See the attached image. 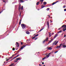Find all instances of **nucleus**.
I'll use <instances>...</instances> for the list:
<instances>
[{
	"label": "nucleus",
	"instance_id": "obj_1",
	"mask_svg": "<svg viewBox=\"0 0 66 66\" xmlns=\"http://www.w3.org/2000/svg\"><path fill=\"white\" fill-rule=\"evenodd\" d=\"M61 27L64 28L63 29V31L65 32L66 30V25H63L62 27Z\"/></svg>",
	"mask_w": 66,
	"mask_h": 66
},
{
	"label": "nucleus",
	"instance_id": "obj_2",
	"mask_svg": "<svg viewBox=\"0 0 66 66\" xmlns=\"http://www.w3.org/2000/svg\"><path fill=\"white\" fill-rule=\"evenodd\" d=\"M21 27L22 28V29H24L26 28V25L24 24H21Z\"/></svg>",
	"mask_w": 66,
	"mask_h": 66
},
{
	"label": "nucleus",
	"instance_id": "obj_3",
	"mask_svg": "<svg viewBox=\"0 0 66 66\" xmlns=\"http://www.w3.org/2000/svg\"><path fill=\"white\" fill-rule=\"evenodd\" d=\"M26 46H27V45H26L25 46L23 45V46H22L21 47V48L20 49H20L22 50V49H23L24 48V47H26Z\"/></svg>",
	"mask_w": 66,
	"mask_h": 66
},
{
	"label": "nucleus",
	"instance_id": "obj_4",
	"mask_svg": "<svg viewBox=\"0 0 66 66\" xmlns=\"http://www.w3.org/2000/svg\"><path fill=\"white\" fill-rule=\"evenodd\" d=\"M47 25L48 28L49 29V23L48 21L47 22Z\"/></svg>",
	"mask_w": 66,
	"mask_h": 66
},
{
	"label": "nucleus",
	"instance_id": "obj_5",
	"mask_svg": "<svg viewBox=\"0 0 66 66\" xmlns=\"http://www.w3.org/2000/svg\"><path fill=\"white\" fill-rule=\"evenodd\" d=\"M59 2V1H56L55 2H54L52 4V5H54V4H56V3H57V2Z\"/></svg>",
	"mask_w": 66,
	"mask_h": 66
},
{
	"label": "nucleus",
	"instance_id": "obj_6",
	"mask_svg": "<svg viewBox=\"0 0 66 66\" xmlns=\"http://www.w3.org/2000/svg\"><path fill=\"white\" fill-rule=\"evenodd\" d=\"M18 60H17V59L16 58V59H15L14 60V62H15V63H16V62H18Z\"/></svg>",
	"mask_w": 66,
	"mask_h": 66
},
{
	"label": "nucleus",
	"instance_id": "obj_7",
	"mask_svg": "<svg viewBox=\"0 0 66 66\" xmlns=\"http://www.w3.org/2000/svg\"><path fill=\"white\" fill-rule=\"evenodd\" d=\"M56 41H55L53 43L52 45H55V44H56Z\"/></svg>",
	"mask_w": 66,
	"mask_h": 66
},
{
	"label": "nucleus",
	"instance_id": "obj_8",
	"mask_svg": "<svg viewBox=\"0 0 66 66\" xmlns=\"http://www.w3.org/2000/svg\"><path fill=\"white\" fill-rule=\"evenodd\" d=\"M48 39H49V38L48 37H47L46 38V39L45 40L46 41V42H47L48 41Z\"/></svg>",
	"mask_w": 66,
	"mask_h": 66
},
{
	"label": "nucleus",
	"instance_id": "obj_9",
	"mask_svg": "<svg viewBox=\"0 0 66 66\" xmlns=\"http://www.w3.org/2000/svg\"><path fill=\"white\" fill-rule=\"evenodd\" d=\"M48 50H52V48L51 47H49L48 48Z\"/></svg>",
	"mask_w": 66,
	"mask_h": 66
},
{
	"label": "nucleus",
	"instance_id": "obj_10",
	"mask_svg": "<svg viewBox=\"0 0 66 66\" xmlns=\"http://www.w3.org/2000/svg\"><path fill=\"white\" fill-rule=\"evenodd\" d=\"M49 56H50V55H49L48 54L45 57H46V58H48V57H49Z\"/></svg>",
	"mask_w": 66,
	"mask_h": 66
},
{
	"label": "nucleus",
	"instance_id": "obj_11",
	"mask_svg": "<svg viewBox=\"0 0 66 66\" xmlns=\"http://www.w3.org/2000/svg\"><path fill=\"white\" fill-rule=\"evenodd\" d=\"M42 8H44V7H45V6L44 5H42L41 6Z\"/></svg>",
	"mask_w": 66,
	"mask_h": 66
},
{
	"label": "nucleus",
	"instance_id": "obj_12",
	"mask_svg": "<svg viewBox=\"0 0 66 66\" xmlns=\"http://www.w3.org/2000/svg\"><path fill=\"white\" fill-rule=\"evenodd\" d=\"M57 34H56L55 35V36H54V38H56V37H57Z\"/></svg>",
	"mask_w": 66,
	"mask_h": 66
},
{
	"label": "nucleus",
	"instance_id": "obj_13",
	"mask_svg": "<svg viewBox=\"0 0 66 66\" xmlns=\"http://www.w3.org/2000/svg\"><path fill=\"white\" fill-rule=\"evenodd\" d=\"M40 3H39V2H38L37 3H36V4L37 5H39V4Z\"/></svg>",
	"mask_w": 66,
	"mask_h": 66
},
{
	"label": "nucleus",
	"instance_id": "obj_14",
	"mask_svg": "<svg viewBox=\"0 0 66 66\" xmlns=\"http://www.w3.org/2000/svg\"><path fill=\"white\" fill-rule=\"evenodd\" d=\"M16 44L17 45H18V47L19 46V43L17 42H16Z\"/></svg>",
	"mask_w": 66,
	"mask_h": 66
},
{
	"label": "nucleus",
	"instance_id": "obj_15",
	"mask_svg": "<svg viewBox=\"0 0 66 66\" xmlns=\"http://www.w3.org/2000/svg\"><path fill=\"white\" fill-rule=\"evenodd\" d=\"M26 34H29L30 33V32L28 31H27L26 32Z\"/></svg>",
	"mask_w": 66,
	"mask_h": 66
},
{
	"label": "nucleus",
	"instance_id": "obj_16",
	"mask_svg": "<svg viewBox=\"0 0 66 66\" xmlns=\"http://www.w3.org/2000/svg\"><path fill=\"white\" fill-rule=\"evenodd\" d=\"M60 47H61L60 46H58L56 47V49H57L58 48H60Z\"/></svg>",
	"mask_w": 66,
	"mask_h": 66
},
{
	"label": "nucleus",
	"instance_id": "obj_17",
	"mask_svg": "<svg viewBox=\"0 0 66 66\" xmlns=\"http://www.w3.org/2000/svg\"><path fill=\"white\" fill-rule=\"evenodd\" d=\"M43 4L44 5H46V4H47V3L46 2H43Z\"/></svg>",
	"mask_w": 66,
	"mask_h": 66
},
{
	"label": "nucleus",
	"instance_id": "obj_18",
	"mask_svg": "<svg viewBox=\"0 0 66 66\" xmlns=\"http://www.w3.org/2000/svg\"><path fill=\"white\" fill-rule=\"evenodd\" d=\"M43 29H44V28H43L42 29H40V30L38 31V32H41V31H42V30H43Z\"/></svg>",
	"mask_w": 66,
	"mask_h": 66
},
{
	"label": "nucleus",
	"instance_id": "obj_19",
	"mask_svg": "<svg viewBox=\"0 0 66 66\" xmlns=\"http://www.w3.org/2000/svg\"><path fill=\"white\" fill-rule=\"evenodd\" d=\"M62 46L63 48H66V45H62Z\"/></svg>",
	"mask_w": 66,
	"mask_h": 66
},
{
	"label": "nucleus",
	"instance_id": "obj_20",
	"mask_svg": "<svg viewBox=\"0 0 66 66\" xmlns=\"http://www.w3.org/2000/svg\"><path fill=\"white\" fill-rule=\"evenodd\" d=\"M24 1H23V0H20V2H22V3L23 2H24Z\"/></svg>",
	"mask_w": 66,
	"mask_h": 66
},
{
	"label": "nucleus",
	"instance_id": "obj_21",
	"mask_svg": "<svg viewBox=\"0 0 66 66\" xmlns=\"http://www.w3.org/2000/svg\"><path fill=\"white\" fill-rule=\"evenodd\" d=\"M21 10H23V6H22V7H21Z\"/></svg>",
	"mask_w": 66,
	"mask_h": 66
},
{
	"label": "nucleus",
	"instance_id": "obj_22",
	"mask_svg": "<svg viewBox=\"0 0 66 66\" xmlns=\"http://www.w3.org/2000/svg\"><path fill=\"white\" fill-rule=\"evenodd\" d=\"M17 59V60L18 61V60H21V59H20V58H16Z\"/></svg>",
	"mask_w": 66,
	"mask_h": 66
},
{
	"label": "nucleus",
	"instance_id": "obj_23",
	"mask_svg": "<svg viewBox=\"0 0 66 66\" xmlns=\"http://www.w3.org/2000/svg\"><path fill=\"white\" fill-rule=\"evenodd\" d=\"M21 20H20V21L19 22V24L20 25V24H21Z\"/></svg>",
	"mask_w": 66,
	"mask_h": 66
},
{
	"label": "nucleus",
	"instance_id": "obj_24",
	"mask_svg": "<svg viewBox=\"0 0 66 66\" xmlns=\"http://www.w3.org/2000/svg\"><path fill=\"white\" fill-rule=\"evenodd\" d=\"M46 42V40H45L43 42V44H44V43H45V42Z\"/></svg>",
	"mask_w": 66,
	"mask_h": 66
},
{
	"label": "nucleus",
	"instance_id": "obj_25",
	"mask_svg": "<svg viewBox=\"0 0 66 66\" xmlns=\"http://www.w3.org/2000/svg\"><path fill=\"white\" fill-rule=\"evenodd\" d=\"M44 1V0H40V2H43Z\"/></svg>",
	"mask_w": 66,
	"mask_h": 66
},
{
	"label": "nucleus",
	"instance_id": "obj_26",
	"mask_svg": "<svg viewBox=\"0 0 66 66\" xmlns=\"http://www.w3.org/2000/svg\"><path fill=\"white\" fill-rule=\"evenodd\" d=\"M46 57H45L42 58V60H45V59H46Z\"/></svg>",
	"mask_w": 66,
	"mask_h": 66
},
{
	"label": "nucleus",
	"instance_id": "obj_27",
	"mask_svg": "<svg viewBox=\"0 0 66 66\" xmlns=\"http://www.w3.org/2000/svg\"><path fill=\"white\" fill-rule=\"evenodd\" d=\"M36 38V37H35V36L34 37H32V39H34V38Z\"/></svg>",
	"mask_w": 66,
	"mask_h": 66
},
{
	"label": "nucleus",
	"instance_id": "obj_28",
	"mask_svg": "<svg viewBox=\"0 0 66 66\" xmlns=\"http://www.w3.org/2000/svg\"><path fill=\"white\" fill-rule=\"evenodd\" d=\"M62 32V30L60 31L59 32H57V33H61Z\"/></svg>",
	"mask_w": 66,
	"mask_h": 66
},
{
	"label": "nucleus",
	"instance_id": "obj_29",
	"mask_svg": "<svg viewBox=\"0 0 66 66\" xmlns=\"http://www.w3.org/2000/svg\"><path fill=\"white\" fill-rule=\"evenodd\" d=\"M46 10H47V11H49V10H50V8H47Z\"/></svg>",
	"mask_w": 66,
	"mask_h": 66
},
{
	"label": "nucleus",
	"instance_id": "obj_30",
	"mask_svg": "<svg viewBox=\"0 0 66 66\" xmlns=\"http://www.w3.org/2000/svg\"><path fill=\"white\" fill-rule=\"evenodd\" d=\"M65 7H66V6L65 5L63 6V8H65Z\"/></svg>",
	"mask_w": 66,
	"mask_h": 66
},
{
	"label": "nucleus",
	"instance_id": "obj_31",
	"mask_svg": "<svg viewBox=\"0 0 66 66\" xmlns=\"http://www.w3.org/2000/svg\"><path fill=\"white\" fill-rule=\"evenodd\" d=\"M49 36H51L52 35H51V33H49Z\"/></svg>",
	"mask_w": 66,
	"mask_h": 66
},
{
	"label": "nucleus",
	"instance_id": "obj_32",
	"mask_svg": "<svg viewBox=\"0 0 66 66\" xmlns=\"http://www.w3.org/2000/svg\"><path fill=\"white\" fill-rule=\"evenodd\" d=\"M38 36V34H37L35 36V37H37V36Z\"/></svg>",
	"mask_w": 66,
	"mask_h": 66
},
{
	"label": "nucleus",
	"instance_id": "obj_33",
	"mask_svg": "<svg viewBox=\"0 0 66 66\" xmlns=\"http://www.w3.org/2000/svg\"><path fill=\"white\" fill-rule=\"evenodd\" d=\"M52 20H50V21H51V22H50V23H52V21H52Z\"/></svg>",
	"mask_w": 66,
	"mask_h": 66
},
{
	"label": "nucleus",
	"instance_id": "obj_34",
	"mask_svg": "<svg viewBox=\"0 0 66 66\" xmlns=\"http://www.w3.org/2000/svg\"><path fill=\"white\" fill-rule=\"evenodd\" d=\"M58 41H57L56 43V42L55 44V45H56V44H57V43H58Z\"/></svg>",
	"mask_w": 66,
	"mask_h": 66
},
{
	"label": "nucleus",
	"instance_id": "obj_35",
	"mask_svg": "<svg viewBox=\"0 0 66 66\" xmlns=\"http://www.w3.org/2000/svg\"><path fill=\"white\" fill-rule=\"evenodd\" d=\"M13 57V56H12L11 57H9V60H10V59H11V58H12Z\"/></svg>",
	"mask_w": 66,
	"mask_h": 66
},
{
	"label": "nucleus",
	"instance_id": "obj_36",
	"mask_svg": "<svg viewBox=\"0 0 66 66\" xmlns=\"http://www.w3.org/2000/svg\"><path fill=\"white\" fill-rule=\"evenodd\" d=\"M12 50H13V51H14L15 50V48H12Z\"/></svg>",
	"mask_w": 66,
	"mask_h": 66
},
{
	"label": "nucleus",
	"instance_id": "obj_37",
	"mask_svg": "<svg viewBox=\"0 0 66 66\" xmlns=\"http://www.w3.org/2000/svg\"><path fill=\"white\" fill-rule=\"evenodd\" d=\"M10 60V59H8L7 60H6V61H9Z\"/></svg>",
	"mask_w": 66,
	"mask_h": 66
},
{
	"label": "nucleus",
	"instance_id": "obj_38",
	"mask_svg": "<svg viewBox=\"0 0 66 66\" xmlns=\"http://www.w3.org/2000/svg\"><path fill=\"white\" fill-rule=\"evenodd\" d=\"M62 28V27H61V28H59L58 29L59 30H60L61 29V28Z\"/></svg>",
	"mask_w": 66,
	"mask_h": 66
},
{
	"label": "nucleus",
	"instance_id": "obj_39",
	"mask_svg": "<svg viewBox=\"0 0 66 66\" xmlns=\"http://www.w3.org/2000/svg\"><path fill=\"white\" fill-rule=\"evenodd\" d=\"M62 44H61L59 46H60V47H61V46H62Z\"/></svg>",
	"mask_w": 66,
	"mask_h": 66
},
{
	"label": "nucleus",
	"instance_id": "obj_40",
	"mask_svg": "<svg viewBox=\"0 0 66 66\" xmlns=\"http://www.w3.org/2000/svg\"><path fill=\"white\" fill-rule=\"evenodd\" d=\"M51 41H49V42L48 43V44H50V43H51Z\"/></svg>",
	"mask_w": 66,
	"mask_h": 66
},
{
	"label": "nucleus",
	"instance_id": "obj_41",
	"mask_svg": "<svg viewBox=\"0 0 66 66\" xmlns=\"http://www.w3.org/2000/svg\"><path fill=\"white\" fill-rule=\"evenodd\" d=\"M38 38V37H36V38H35V40H36V39H37Z\"/></svg>",
	"mask_w": 66,
	"mask_h": 66
},
{
	"label": "nucleus",
	"instance_id": "obj_42",
	"mask_svg": "<svg viewBox=\"0 0 66 66\" xmlns=\"http://www.w3.org/2000/svg\"><path fill=\"white\" fill-rule=\"evenodd\" d=\"M19 10H20V6L19 7Z\"/></svg>",
	"mask_w": 66,
	"mask_h": 66
},
{
	"label": "nucleus",
	"instance_id": "obj_43",
	"mask_svg": "<svg viewBox=\"0 0 66 66\" xmlns=\"http://www.w3.org/2000/svg\"><path fill=\"white\" fill-rule=\"evenodd\" d=\"M18 53H15V54H14V55H16V54H18Z\"/></svg>",
	"mask_w": 66,
	"mask_h": 66
},
{
	"label": "nucleus",
	"instance_id": "obj_44",
	"mask_svg": "<svg viewBox=\"0 0 66 66\" xmlns=\"http://www.w3.org/2000/svg\"><path fill=\"white\" fill-rule=\"evenodd\" d=\"M52 52H50V53L48 54L50 55V54L51 53H52Z\"/></svg>",
	"mask_w": 66,
	"mask_h": 66
},
{
	"label": "nucleus",
	"instance_id": "obj_45",
	"mask_svg": "<svg viewBox=\"0 0 66 66\" xmlns=\"http://www.w3.org/2000/svg\"><path fill=\"white\" fill-rule=\"evenodd\" d=\"M3 10L1 12H0V13H2V12H3Z\"/></svg>",
	"mask_w": 66,
	"mask_h": 66
},
{
	"label": "nucleus",
	"instance_id": "obj_46",
	"mask_svg": "<svg viewBox=\"0 0 66 66\" xmlns=\"http://www.w3.org/2000/svg\"><path fill=\"white\" fill-rule=\"evenodd\" d=\"M3 2H4L5 3H6V2H5V1L3 0Z\"/></svg>",
	"mask_w": 66,
	"mask_h": 66
},
{
	"label": "nucleus",
	"instance_id": "obj_47",
	"mask_svg": "<svg viewBox=\"0 0 66 66\" xmlns=\"http://www.w3.org/2000/svg\"><path fill=\"white\" fill-rule=\"evenodd\" d=\"M57 52H58V51H56V52H55V53H57Z\"/></svg>",
	"mask_w": 66,
	"mask_h": 66
},
{
	"label": "nucleus",
	"instance_id": "obj_48",
	"mask_svg": "<svg viewBox=\"0 0 66 66\" xmlns=\"http://www.w3.org/2000/svg\"><path fill=\"white\" fill-rule=\"evenodd\" d=\"M64 11H66V9H65L64 10Z\"/></svg>",
	"mask_w": 66,
	"mask_h": 66
},
{
	"label": "nucleus",
	"instance_id": "obj_49",
	"mask_svg": "<svg viewBox=\"0 0 66 66\" xmlns=\"http://www.w3.org/2000/svg\"><path fill=\"white\" fill-rule=\"evenodd\" d=\"M13 60V59H12L10 61V62H11V61H12V60Z\"/></svg>",
	"mask_w": 66,
	"mask_h": 66
},
{
	"label": "nucleus",
	"instance_id": "obj_50",
	"mask_svg": "<svg viewBox=\"0 0 66 66\" xmlns=\"http://www.w3.org/2000/svg\"><path fill=\"white\" fill-rule=\"evenodd\" d=\"M54 34V33H52V35H53Z\"/></svg>",
	"mask_w": 66,
	"mask_h": 66
},
{
	"label": "nucleus",
	"instance_id": "obj_51",
	"mask_svg": "<svg viewBox=\"0 0 66 66\" xmlns=\"http://www.w3.org/2000/svg\"><path fill=\"white\" fill-rule=\"evenodd\" d=\"M42 64H44V62H43L42 63Z\"/></svg>",
	"mask_w": 66,
	"mask_h": 66
},
{
	"label": "nucleus",
	"instance_id": "obj_52",
	"mask_svg": "<svg viewBox=\"0 0 66 66\" xmlns=\"http://www.w3.org/2000/svg\"><path fill=\"white\" fill-rule=\"evenodd\" d=\"M17 56H19V54H18V55H17Z\"/></svg>",
	"mask_w": 66,
	"mask_h": 66
},
{
	"label": "nucleus",
	"instance_id": "obj_53",
	"mask_svg": "<svg viewBox=\"0 0 66 66\" xmlns=\"http://www.w3.org/2000/svg\"><path fill=\"white\" fill-rule=\"evenodd\" d=\"M48 54L47 53L46 54H45V55H46V56H47V55Z\"/></svg>",
	"mask_w": 66,
	"mask_h": 66
},
{
	"label": "nucleus",
	"instance_id": "obj_54",
	"mask_svg": "<svg viewBox=\"0 0 66 66\" xmlns=\"http://www.w3.org/2000/svg\"><path fill=\"white\" fill-rule=\"evenodd\" d=\"M15 58H16L15 57H14L13 59V60H14V59H15Z\"/></svg>",
	"mask_w": 66,
	"mask_h": 66
},
{
	"label": "nucleus",
	"instance_id": "obj_55",
	"mask_svg": "<svg viewBox=\"0 0 66 66\" xmlns=\"http://www.w3.org/2000/svg\"><path fill=\"white\" fill-rule=\"evenodd\" d=\"M21 15V12H20V16Z\"/></svg>",
	"mask_w": 66,
	"mask_h": 66
},
{
	"label": "nucleus",
	"instance_id": "obj_56",
	"mask_svg": "<svg viewBox=\"0 0 66 66\" xmlns=\"http://www.w3.org/2000/svg\"><path fill=\"white\" fill-rule=\"evenodd\" d=\"M66 35H64V37H66Z\"/></svg>",
	"mask_w": 66,
	"mask_h": 66
},
{
	"label": "nucleus",
	"instance_id": "obj_57",
	"mask_svg": "<svg viewBox=\"0 0 66 66\" xmlns=\"http://www.w3.org/2000/svg\"><path fill=\"white\" fill-rule=\"evenodd\" d=\"M11 65H12V66H13V65H14V64H12Z\"/></svg>",
	"mask_w": 66,
	"mask_h": 66
},
{
	"label": "nucleus",
	"instance_id": "obj_58",
	"mask_svg": "<svg viewBox=\"0 0 66 66\" xmlns=\"http://www.w3.org/2000/svg\"><path fill=\"white\" fill-rule=\"evenodd\" d=\"M21 45H22V42H21Z\"/></svg>",
	"mask_w": 66,
	"mask_h": 66
},
{
	"label": "nucleus",
	"instance_id": "obj_59",
	"mask_svg": "<svg viewBox=\"0 0 66 66\" xmlns=\"http://www.w3.org/2000/svg\"><path fill=\"white\" fill-rule=\"evenodd\" d=\"M39 66H42V65H40V64H39Z\"/></svg>",
	"mask_w": 66,
	"mask_h": 66
},
{
	"label": "nucleus",
	"instance_id": "obj_60",
	"mask_svg": "<svg viewBox=\"0 0 66 66\" xmlns=\"http://www.w3.org/2000/svg\"><path fill=\"white\" fill-rule=\"evenodd\" d=\"M6 60H7V58H6Z\"/></svg>",
	"mask_w": 66,
	"mask_h": 66
},
{
	"label": "nucleus",
	"instance_id": "obj_61",
	"mask_svg": "<svg viewBox=\"0 0 66 66\" xmlns=\"http://www.w3.org/2000/svg\"><path fill=\"white\" fill-rule=\"evenodd\" d=\"M18 57V56H16V57H15L16 58V57Z\"/></svg>",
	"mask_w": 66,
	"mask_h": 66
},
{
	"label": "nucleus",
	"instance_id": "obj_62",
	"mask_svg": "<svg viewBox=\"0 0 66 66\" xmlns=\"http://www.w3.org/2000/svg\"><path fill=\"white\" fill-rule=\"evenodd\" d=\"M18 57V56H16V57H15L16 58V57Z\"/></svg>",
	"mask_w": 66,
	"mask_h": 66
},
{
	"label": "nucleus",
	"instance_id": "obj_63",
	"mask_svg": "<svg viewBox=\"0 0 66 66\" xmlns=\"http://www.w3.org/2000/svg\"><path fill=\"white\" fill-rule=\"evenodd\" d=\"M51 19H52V17H51Z\"/></svg>",
	"mask_w": 66,
	"mask_h": 66
},
{
	"label": "nucleus",
	"instance_id": "obj_64",
	"mask_svg": "<svg viewBox=\"0 0 66 66\" xmlns=\"http://www.w3.org/2000/svg\"><path fill=\"white\" fill-rule=\"evenodd\" d=\"M12 66L11 64V65H10V66Z\"/></svg>",
	"mask_w": 66,
	"mask_h": 66
}]
</instances>
